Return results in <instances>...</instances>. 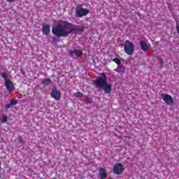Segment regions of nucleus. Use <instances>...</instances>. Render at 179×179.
Returning <instances> with one entry per match:
<instances>
[{"label": "nucleus", "instance_id": "1", "mask_svg": "<svg viewBox=\"0 0 179 179\" xmlns=\"http://www.w3.org/2000/svg\"><path fill=\"white\" fill-rule=\"evenodd\" d=\"M85 31V27L75 25L66 21H59L52 27V33L57 37H68L69 34H76Z\"/></svg>", "mask_w": 179, "mask_h": 179}, {"label": "nucleus", "instance_id": "2", "mask_svg": "<svg viewBox=\"0 0 179 179\" xmlns=\"http://www.w3.org/2000/svg\"><path fill=\"white\" fill-rule=\"evenodd\" d=\"M93 85L96 89H103L105 85H107V76L103 73L101 77H99L93 81Z\"/></svg>", "mask_w": 179, "mask_h": 179}, {"label": "nucleus", "instance_id": "3", "mask_svg": "<svg viewBox=\"0 0 179 179\" xmlns=\"http://www.w3.org/2000/svg\"><path fill=\"white\" fill-rule=\"evenodd\" d=\"M1 78H3V79H4L5 86L8 92L10 93V92H13V90H15V85H13V83H12L10 80L8 79V74H6V73L5 72H3L1 73Z\"/></svg>", "mask_w": 179, "mask_h": 179}, {"label": "nucleus", "instance_id": "4", "mask_svg": "<svg viewBox=\"0 0 179 179\" xmlns=\"http://www.w3.org/2000/svg\"><path fill=\"white\" fill-rule=\"evenodd\" d=\"M124 50L127 55H132L135 52V45L130 41H126L124 42Z\"/></svg>", "mask_w": 179, "mask_h": 179}, {"label": "nucleus", "instance_id": "5", "mask_svg": "<svg viewBox=\"0 0 179 179\" xmlns=\"http://www.w3.org/2000/svg\"><path fill=\"white\" fill-rule=\"evenodd\" d=\"M87 15H89V10L79 6L76 8V17H83V16H87Z\"/></svg>", "mask_w": 179, "mask_h": 179}, {"label": "nucleus", "instance_id": "6", "mask_svg": "<svg viewBox=\"0 0 179 179\" xmlns=\"http://www.w3.org/2000/svg\"><path fill=\"white\" fill-rule=\"evenodd\" d=\"M161 97L166 106H171L174 104V99H173L171 95H169L168 94H161Z\"/></svg>", "mask_w": 179, "mask_h": 179}, {"label": "nucleus", "instance_id": "7", "mask_svg": "<svg viewBox=\"0 0 179 179\" xmlns=\"http://www.w3.org/2000/svg\"><path fill=\"white\" fill-rule=\"evenodd\" d=\"M50 96L57 101H59L61 100V91L57 90V87H54L50 92Z\"/></svg>", "mask_w": 179, "mask_h": 179}, {"label": "nucleus", "instance_id": "8", "mask_svg": "<svg viewBox=\"0 0 179 179\" xmlns=\"http://www.w3.org/2000/svg\"><path fill=\"white\" fill-rule=\"evenodd\" d=\"M113 173L117 176L121 175L122 173H124V165H122L121 163L116 164L113 166Z\"/></svg>", "mask_w": 179, "mask_h": 179}, {"label": "nucleus", "instance_id": "9", "mask_svg": "<svg viewBox=\"0 0 179 179\" xmlns=\"http://www.w3.org/2000/svg\"><path fill=\"white\" fill-rule=\"evenodd\" d=\"M51 31V27L49 24H43L42 33L44 36H48Z\"/></svg>", "mask_w": 179, "mask_h": 179}, {"label": "nucleus", "instance_id": "10", "mask_svg": "<svg viewBox=\"0 0 179 179\" xmlns=\"http://www.w3.org/2000/svg\"><path fill=\"white\" fill-rule=\"evenodd\" d=\"M83 54V51L78 49H75L69 51V55L72 57V55H76V57H81Z\"/></svg>", "mask_w": 179, "mask_h": 179}, {"label": "nucleus", "instance_id": "11", "mask_svg": "<svg viewBox=\"0 0 179 179\" xmlns=\"http://www.w3.org/2000/svg\"><path fill=\"white\" fill-rule=\"evenodd\" d=\"M102 89L103 90V92L106 94H110V93H111V91L113 90L111 84H108V82L106 83V84L105 85V86Z\"/></svg>", "mask_w": 179, "mask_h": 179}, {"label": "nucleus", "instance_id": "12", "mask_svg": "<svg viewBox=\"0 0 179 179\" xmlns=\"http://www.w3.org/2000/svg\"><path fill=\"white\" fill-rule=\"evenodd\" d=\"M140 46L141 50L144 51V52L149 51V46L148 45V43L145 42V41H140Z\"/></svg>", "mask_w": 179, "mask_h": 179}, {"label": "nucleus", "instance_id": "13", "mask_svg": "<svg viewBox=\"0 0 179 179\" xmlns=\"http://www.w3.org/2000/svg\"><path fill=\"white\" fill-rule=\"evenodd\" d=\"M99 177L100 179L107 178V172L104 168H99Z\"/></svg>", "mask_w": 179, "mask_h": 179}, {"label": "nucleus", "instance_id": "14", "mask_svg": "<svg viewBox=\"0 0 179 179\" xmlns=\"http://www.w3.org/2000/svg\"><path fill=\"white\" fill-rule=\"evenodd\" d=\"M126 69L124 67V66L119 64L117 69H115V71L118 73H125Z\"/></svg>", "mask_w": 179, "mask_h": 179}, {"label": "nucleus", "instance_id": "15", "mask_svg": "<svg viewBox=\"0 0 179 179\" xmlns=\"http://www.w3.org/2000/svg\"><path fill=\"white\" fill-rule=\"evenodd\" d=\"M52 81H51V79L50 78H46L44 79L41 81L42 85H43L44 86H48V85H50V83H52Z\"/></svg>", "mask_w": 179, "mask_h": 179}, {"label": "nucleus", "instance_id": "16", "mask_svg": "<svg viewBox=\"0 0 179 179\" xmlns=\"http://www.w3.org/2000/svg\"><path fill=\"white\" fill-rule=\"evenodd\" d=\"M74 96L75 97H77V98H81V97H83V93L80 92H78L74 93Z\"/></svg>", "mask_w": 179, "mask_h": 179}, {"label": "nucleus", "instance_id": "17", "mask_svg": "<svg viewBox=\"0 0 179 179\" xmlns=\"http://www.w3.org/2000/svg\"><path fill=\"white\" fill-rule=\"evenodd\" d=\"M113 62H115V64H117L118 66L121 65V59H120L117 57L113 59Z\"/></svg>", "mask_w": 179, "mask_h": 179}, {"label": "nucleus", "instance_id": "18", "mask_svg": "<svg viewBox=\"0 0 179 179\" xmlns=\"http://www.w3.org/2000/svg\"><path fill=\"white\" fill-rule=\"evenodd\" d=\"M10 104L11 106H15V104H17V101L16 99H10Z\"/></svg>", "mask_w": 179, "mask_h": 179}, {"label": "nucleus", "instance_id": "19", "mask_svg": "<svg viewBox=\"0 0 179 179\" xmlns=\"http://www.w3.org/2000/svg\"><path fill=\"white\" fill-rule=\"evenodd\" d=\"M1 122L5 124V122H8V117L7 116H3L2 120H1Z\"/></svg>", "mask_w": 179, "mask_h": 179}, {"label": "nucleus", "instance_id": "20", "mask_svg": "<svg viewBox=\"0 0 179 179\" xmlns=\"http://www.w3.org/2000/svg\"><path fill=\"white\" fill-rule=\"evenodd\" d=\"M52 43H55V44H57V43H59V38H52Z\"/></svg>", "mask_w": 179, "mask_h": 179}, {"label": "nucleus", "instance_id": "21", "mask_svg": "<svg viewBox=\"0 0 179 179\" xmlns=\"http://www.w3.org/2000/svg\"><path fill=\"white\" fill-rule=\"evenodd\" d=\"M158 62H159V64H160L161 66L163 65V64H164V62L163 61V59H162V58H159L158 59Z\"/></svg>", "mask_w": 179, "mask_h": 179}, {"label": "nucleus", "instance_id": "22", "mask_svg": "<svg viewBox=\"0 0 179 179\" xmlns=\"http://www.w3.org/2000/svg\"><path fill=\"white\" fill-rule=\"evenodd\" d=\"M18 142H20V143H23V138L22 137V136H20L17 138Z\"/></svg>", "mask_w": 179, "mask_h": 179}, {"label": "nucleus", "instance_id": "23", "mask_svg": "<svg viewBox=\"0 0 179 179\" xmlns=\"http://www.w3.org/2000/svg\"><path fill=\"white\" fill-rule=\"evenodd\" d=\"M176 31H177V33H179V23H178V20H176Z\"/></svg>", "mask_w": 179, "mask_h": 179}, {"label": "nucleus", "instance_id": "24", "mask_svg": "<svg viewBox=\"0 0 179 179\" xmlns=\"http://www.w3.org/2000/svg\"><path fill=\"white\" fill-rule=\"evenodd\" d=\"M11 107H12V104H10V102L6 105V110H8V108H10Z\"/></svg>", "mask_w": 179, "mask_h": 179}, {"label": "nucleus", "instance_id": "25", "mask_svg": "<svg viewBox=\"0 0 179 179\" xmlns=\"http://www.w3.org/2000/svg\"><path fill=\"white\" fill-rule=\"evenodd\" d=\"M86 103H89L90 104V103H92V99H90V98H87Z\"/></svg>", "mask_w": 179, "mask_h": 179}, {"label": "nucleus", "instance_id": "26", "mask_svg": "<svg viewBox=\"0 0 179 179\" xmlns=\"http://www.w3.org/2000/svg\"><path fill=\"white\" fill-rule=\"evenodd\" d=\"M8 2H15V0H7Z\"/></svg>", "mask_w": 179, "mask_h": 179}, {"label": "nucleus", "instance_id": "27", "mask_svg": "<svg viewBox=\"0 0 179 179\" xmlns=\"http://www.w3.org/2000/svg\"><path fill=\"white\" fill-rule=\"evenodd\" d=\"M22 73L24 74V71H22Z\"/></svg>", "mask_w": 179, "mask_h": 179}, {"label": "nucleus", "instance_id": "28", "mask_svg": "<svg viewBox=\"0 0 179 179\" xmlns=\"http://www.w3.org/2000/svg\"><path fill=\"white\" fill-rule=\"evenodd\" d=\"M0 169H1V165H0Z\"/></svg>", "mask_w": 179, "mask_h": 179}, {"label": "nucleus", "instance_id": "29", "mask_svg": "<svg viewBox=\"0 0 179 179\" xmlns=\"http://www.w3.org/2000/svg\"><path fill=\"white\" fill-rule=\"evenodd\" d=\"M0 120H1V117H0Z\"/></svg>", "mask_w": 179, "mask_h": 179}]
</instances>
